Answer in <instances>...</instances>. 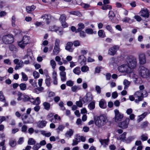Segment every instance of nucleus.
Returning <instances> with one entry per match:
<instances>
[{
  "label": "nucleus",
  "instance_id": "obj_1",
  "mask_svg": "<svg viewBox=\"0 0 150 150\" xmlns=\"http://www.w3.org/2000/svg\"><path fill=\"white\" fill-rule=\"evenodd\" d=\"M95 125L99 127L104 126L108 122L107 117L104 115H100L97 117L94 120Z\"/></svg>",
  "mask_w": 150,
  "mask_h": 150
},
{
  "label": "nucleus",
  "instance_id": "obj_2",
  "mask_svg": "<svg viewBox=\"0 0 150 150\" xmlns=\"http://www.w3.org/2000/svg\"><path fill=\"white\" fill-rule=\"evenodd\" d=\"M14 39L13 35L11 34H8L4 36L2 39L3 43L6 44H10L13 43L14 41Z\"/></svg>",
  "mask_w": 150,
  "mask_h": 150
},
{
  "label": "nucleus",
  "instance_id": "obj_3",
  "mask_svg": "<svg viewBox=\"0 0 150 150\" xmlns=\"http://www.w3.org/2000/svg\"><path fill=\"white\" fill-rule=\"evenodd\" d=\"M139 74L141 77L146 78L149 75V70L145 67L141 66L139 69Z\"/></svg>",
  "mask_w": 150,
  "mask_h": 150
},
{
  "label": "nucleus",
  "instance_id": "obj_4",
  "mask_svg": "<svg viewBox=\"0 0 150 150\" xmlns=\"http://www.w3.org/2000/svg\"><path fill=\"white\" fill-rule=\"evenodd\" d=\"M134 96L135 98L134 101L137 103H139V102L142 100L144 97L143 93L140 91L135 92L134 94Z\"/></svg>",
  "mask_w": 150,
  "mask_h": 150
},
{
  "label": "nucleus",
  "instance_id": "obj_5",
  "mask_svg": "<svg viewBox=\"0 0 150 150\" xmlns=\"http://www.w3.org/2000/svg\"><path fill=\"white\" fill-rule=\"evenodd\" d=\"M114 111L115 114L114 118L115 122H118L121 121L124 117L123 114L120 112L118 109H115Z\"/></svg>",
  "mask_w": 150,
  "mask_h": 150
},
{
  "label": "nucleus",
  "instance_id": "obj_6",
  "mask_svg": "<svg viewBox=\"0 0 150 150\" xmlns=\"http://www.w3.org/2000/svg\"><path fill=\"white\" fill-rule=\"evenodd\" d=\"M127 66L130 68V71L131 69L135 68L137 65V59L135 57H132L129 59L127 61Z\"/></svg>",
  "mask_w": 150,
  "mask_h": 150
},
{
  "label": "nucleus",
  "instance_id": "obj_7",
  "mask_svg": "<svg viewBox=\"0 0 150 150\" xmlns=\"http://www.w3.org/2000/svg\"><path fill=\"white\" fill-rule=\"evenodd\" d=\"M59 43L60 41L59 39L56 40L55 46L52 53L53 55H56L59 53L60 52Z\"/></svg>",
  "mask_w": 150,
  "mask_h": 150
},
{
  "label": "nucleus",
  "instance_id": "obj_8",
  "mask_svg": "<svg viewBox=\"0 0 150 150\" xmlns=\"http://www.w3.org/2000/svg\"><path fill=\"white\" fill-rule=\"evenodd\" d=\"M119 71L121 72H130V68L127 65L123 64L118 67Z\"/></svg>",
  "mask_w": 150,
  "mask_h": 150
},
{
  "label": "nucleus",
  "instance_id": "obj_9",
  "mask_svg": "<svg viewBox=\"0 0 150 150\" xmlns=\"http://www.w3.org/2000/svg\"><path fill=\"white\" fill-rule=\"evenodd\" d=\"M13 62L14 64H16L15 67L16 70L22 68L23 66L24 62L22 60L19 61L18 59H16L13 60Z\"/></svg>",
  "mask_w": 150,
  "mask_h": 150
},
{
  "label": "nucleus",
  "instance_id": "obj_10",
  "mask_svg": "<svg viewBox=\"0 0 150 150\" xmlns=\"http://www.w3.org/2000/svg\"><path fill=\"white\" fill-rule=\"evenodd\" d=\"M119 49V47L117 45H114L111 47L108 50V54L112 56L115 55L117 50Z\"/></svg>",
  "mask_w": 150,
  "mask_h": 150
},
{
  "label": "nucleus",
  "instance_id": "obj_11",
  "mask_svg": "<svg viewBox=\"0 0 150 150\" xmlns=\"http://www.w3.org/2000/svg\"><path fill=\"white\" fill-rule=\"evenodd\" d=\"M139 63L140 64H144L146 62V57L144 53H140L139 55Z\"/></svg>",
  "mask_w": 150,
  "mask_h": 150
},
{
  "label": "nucleus",
  "instance_id": "obj_12",
  "mask_svg": "<svg viewBox=\"0 0 150 150\" xmlns=\"http://www.w3.org/2000/svg\"><path fill=\"white\" fill-rule=\"evenodd\" d=\"M130 120L129 118H126L124 120L119 124V126L122 129H125L128 127Z\"/></svg>",
  "mask_w": 150,
  "mask_h": 150
},
{
  "label": "nucleus",
  "instance_id": "obj_13",
  "mask_svg": "<svg viewBox=\"0 0 150 150\" xmlns=\"http://www.w3.org/2000/svg\"><path fill=\"white\" fill-rule=\"evenodd\" d=\"M41 18L45 19L47 24H49L51 21L53 17L50 14H44L42 15Z\"/></svg>",
  "mask_w": 150,
  "mask_h": 150
},
{
  "label": "nucleus",
  "instance_id": "obj_14",
  "mask_svg": "<svg viewBox=\"0 0 150 150\" xmlns=\"http://www.w3.org/2000/svg\"><path fill=\"white\" fill-rule=\"evenodd\" d=\"M93 99L91 93L90 92L87 93L86 96L83 98V101L84 103H87L91 101Z\"/></svg>",
  "mask_w": 150,
  "mask_h": 150
},
{
  "label": "nucleus",
  "instance_id": "obj_15",
  "mask_svg": "<svg viewBox=\"0 0 150 150\" xmlns=\"http://www.w3.org/2000/svg\"><path fill=\"white\" fill-rule=\"evenodd\" d=\"M140 16L145 18H148L149 16V12L147 8H142L140 12Z\"/></svg>",
  "mask_w": 150,
  "mask_h": 150
},
{
  "label": "nucleus",
  "instance_id": "obj_16",
  "mask_svg": "<svg viewBox=\"0 0 150 150\" xmlns=\"http://www.w3.org/2000/svg\"><path fill=\"white\" fill-rule=\"evenodd\" d=\"M78 61L81 65H85L86 64V59L84 55H82L79 57Z\"/></svg>",
  "mask_w": 150,
  "mask_h": 150
},
{
  "label": "nucleus",
  "instance_id": "obj_17",
  "mask_svg": "<svg viewBox=\"0 0 150 150\" xmlns=\"http://www.w3.org/2000/svg\"><path fill=\"white\" fill-rule=\"evenodd\" d=\"M29 101H30L31 102L33 103V104L36 105H39L40 103V98L39 97L36 98L35 99L30 97V100Z\"/></svg>",
  "mask_w": 150,
  "mask_h": 150
},
{
  "label": "nucleus",
  "instance_id": "obj_18",
  "mask_svg": "<svg viewBox=\"0 0 150 150\" xmlns=\"http://www.w3.org/2000/svg\"><path fill=\"white\" fill-rule=\"evenodd\" d=\"M99 141L101 143V144L103 145L104 147H105L107 146L108 145L109 139V137L107 139H99Z\"/></svg>",
  "mask_w": 150,
  "mask_h": 150
},
{
  "label": "nucleus",
  "instance_id": "obj_19",
  "mask_svg": "<svg viewBox=\"0 0 150 150\" xmlns=\"http://www.w3.org/2000/svg\"><path fill=\"white\" fill-rule=\"evenodd\" d=\"M73 45V43L72 42H68L65 47L66 50L69 52H72L74 50V49L72 48Z\"/></svg>",
  "mask_w": 150,
  "mask_h": 150
},
{
  "label": "nucleus",
  "instance_id": "obj_20",
  "mask_svg": "<svg viewBox=\"0 0 150 150\" xmlns=\"http://www.w3.org/2000/svg\"><path fill=\"white\" fill-rule=\"evenodd\" d=\"M100 107L103 109H105L107 107V103L105 100L104 99H102L99 102Z\"/></svg>",
  "mask_w": 150,
  "mask_h": 150
},
{
  "label": "nucleus",
  "instance_id": "obj_21",
  "mask_svg": "<svg viewBox=\"0 0 150 150\" xmlns=\"http://www.w3.org/2000/svg\"><path fill=\"white\" fill-rule=\"evenodd\" d=\"M74 131L71 129H69V130L67 131L65 134V137L67 138H70L73 135L74 133Z\"/></svg>",
  "mask_w": 150,
  "mask_h": 150
},
{
  "label": "nucleus",
  "instance_id": "obj_22",
  "mask_svg": "<svg viewBox=\"0 0 150 150\" xmlns=\"http://www.w3.org/2000/svg\"><path fill=\"white\" fill-rule=\"evenodd\" d=\"M148 113L146 112H145L142 115L138 116V118L137 121L138 122H139L142 121L144 118L148 115Z\"/></svg>",
  "mask_w": 150,
  "mask_h": 150
},
{
  "label": "nucleus",
  "instance_id": "obj_23",
  "mask_svg": "<svg viewBox=\"0 0 150 150\" xmlns=\"http://www.w3.org/2000/svg\"><path fill=\"white\" fill-rule=\"evenodd\" d=\"M131 82L125 79L123 82V84L124 85V89H127L129 86L130 85Z\"/></svg>",
  "mask_w": 150,
  "mask_h": 150
},
{
  "label": "nucleus",
  "instance_id": "obj_24",
  "mask_svg": "<svg viewBox=\"0 0 150 150\" xmlns=\"http://www.w3.org/2000/svg\"><path fill=\"white\" fill-rule=\"evenodd\" d=\"M61 79L62 81L64 82L66 80V72L63 71L60 73Z\"/></svg>",
  "mask_w": 150,
  "mask_h": 150
},
{
  "label": "nucleus",
  "instance_id": "obj_25",
  "mask_svg": "<svg viewBox=\"0 0 150 150\" xmlns=\"http://www.w3.org/2000/svg\"><path fill=\"white\" fill-rule=\"evenodd\" d=\"M35 6L34 5L31 6H27L26 7V9L27 12L29 13H30L31 12L33 11L35 8Z\"/></svg>",
  "mask_w": 150,
  "mask_h": 150
},
{
  "label": "nucleus",
  "instance_id": "obj_26",
  "mask_svg": "<svg viewBox=\"0 0 150 150\" xmlns=\"http://www.w3.org/2000/svg\"><path fill=\"white\" fill-rule=\"evenodd\" d=\"M9 145L12 147H15L16 145V142L15 139H11L9 142Z\"/></svg>",
  "mask_w": 150,
  "mask_h": 150
},
{
  "label": "nucleus",
  "instance_id": "obj_27",
  "mask_svg": "<svg viewBox=\"0 0 150 150\" xmlns=\"http://www.w3.org/2000/svg\"><path fill=\"white\" fill-rule=\"evenodd\" d=\"M76 135L74 139L72 141V143L71 144L72 146H74L77 145L80 141L79 140Z\"/></svg>",
  "mask_w": 150,
  "mask_h": 150
},
{
  "label": "nucleus",
  "instance_id": "obj_28",
  "mask_svg": "<svg viewBox=\"0 0 150 150\" xmlns=\"http://www.w3.org/2000/svg\"><path fill=\"white\" fill-rule=\"evenodd\" d=\"M47 123V122L46 121L42 120L40 122L38 126L39 128H43L46 126Z\"/></svg>",
  "mask_w": 150,
  "mask_h": 150
},
{
  "label": "nucleus",
  "instance_id": "obj_29",
  "mask_svg": "<svg viewBox=\"0 0 150 150\" xmlns=\"http://www.w3.org/2000/svg\"><path fill=\"white\" fill-rule=\"evenodd\" d=\"M78 28L77 29L76 33L78 32L83 29L85 28L84 24L82 23H80L78 24Z\"/></svg>",
  "mask_w": 150,
  "mask_h": 150
},
{
  "label": "nucleus",
  "instance_id": "obj_30",
  "mask_svg": "<svg viewBox=\"0 0 150 150\" xmlns=\"http://www.w3.org/2000/svg\"><path fill=\"white\" fill-rule=\"evenodd\" d=\"M80 69H81L80 67H77L73 69V72L75 74L79 75L81 73Z\"/></svg>",
  "mask_w": 150,
  "mask_h": 150
},
{
  "label": "nucleus",
  "instance_id": "obj_31",
  "mask_svg": "<svg viewBox=\"0 0 150 150\" xmlns=\"http://www.w3.org/2000/svg\"><path fill=\"white\" fill-rule=\"evenodd\" d=\"M30 38L27 36H24L23 38L22 41L24 43V44L27 45L29 43Z\"/></svg>",
  "mask_w": 150,
  "mask_h": 150
},
{
  "label": "nucleus",
  "instance_id": "obj_32",
  "mask_svg": "<svg viewBox=\"0 0 150 150\" xmlns=\"http://www.w3.org/2000/svg\"><path fill=\"white\" fill-rule=\"evenodd\" d=\"M54 117L55 120H54V119L52 118L50 120V122L55 123L56 122V120H57L58 121H59L61 119L60 117L57 114H56L55 115H54Z\"/></svg>",
  "mask_w": 150,
  "mask_h": 150
},
{
  "label": "nucleus",
  "instance_id": "obj_33",
  "mask_svg": "<svg viewBox=\"0 0 150 150\" xmlns=\"http://www.w3.org/2000/svg\"><path fill=\"white\" fill-rule=\"evenodd\" d=\"M122 21L124 23H131L132 22V21L128 17H125L122 20Z\"/></svg>",
  "mask_w": 150,
  "mask_h": 150
},
{
  "label": "nucleus",
  "instance_id": "obj_34",
  "mask_svg": "<svg viewBox=\"0 0 150 150\" xmlns=\"http://www.w3.org/2000/svg\"><path fill=\"white\" fill-rule=\"evenodd\" d=\"M88 107L91 110L94 109L95 108V102L93 101L91 102L88 105Z\"/></svg>",
  "mask_w": 150,
  "mask_h": 150
},
{
  "label": "nucleus",
  "instance_id": "obj_35",
  "mask_svg": "<svg viewBox=\"0 0 150 150\" xmlns=\"http://www.w3.org/2000/svg\"><path fill=\"white\" fill-rule=\"evenodd\" d=\"M9 48L11 51L13 52H16L18 50L17 48L13 45H9Z\"/></svg>",
  "mask_w": 150,
  "mask_h": 150
},
{
  "label": "nucleus",
  "instance_id": "obj_36",
  "mask_svg": "<svg viewBox=\"0 0 150 150\" xmlns=\"http://www.w3.org/2000/svg\"><path fill=\"white\" fill-rule=\"evenodd\" d=\"M56 28L57 29H56L55 30V32L57 33L58 35H62L63 33L62 29L61 28L59 27H57Z\"/></svg>",
  "mask_w": 150,
  "mask_h": 150
},
{
  "label": "nucleus",
  "instance_id": "obj_37",
  "mask_svg": "<svg viewBox=\"0 0 150 150\" xmlns=\"http://www.w3.org/2000/svg\"><path fill=\"white\" fill-rule=\"evenodd\" d=\"M126 133L125 132H124L122 134L120 135L119 137L120 139L123 142L125 141L126 139Z\"/></svg>",
  "mask_w": 150,
  "mask_h": 150
},
{
  "label": "nucleus",
  "instance_id": "obj_38",
  "mask_svg": "<svg viewBox=\"0 0 150 150\" xmlns=\"http://www.w3.org/2000/svg\"><path fill=\"white\" fill-rule=\"evenodd\" d=\"M98 35L99 37L103 38L105 37V35L104 31L102 30H100L98 32Z\"/></svg>",
  "mask_w": 150,
  "mask_h": 150
},
{
  "label": "nucleus",
  "instance_id": "obj_39",
  "mask_svg": "<svg viewBox=\"0 0 150 150\" xmlns=\"http://www.w3.org/2000/svg\"><path fill=\"white\" fill-rule=\"evenodd\" d=\"M29 83L31 84L32 86L34 87H37V83L36 81L33 79H30L29 80Z\"/></svg>",
  "mask_w": 150,
  "mask_h": 150
},
{
  "label": "nucleus",
  "instance_id": "obj_40",
  "mask_svg": "<svg viewBox=\"0 0 150 150\" xmlns=\"http://www.w3.org/2000/svg\"><path fill=\"white\" fill-rule=\"evenodd\" d=\"M28 143L29 145H34L36 143V141L33 138H30L28 140Z\"/></svg>",
  "mask_w": 150,
  "mask_h": 150
},
{
  "label": "nucleus",
  "instance_id": "obj_41",
  "mask_svg": "<svg viewBox=\"0 0 150 150\" xmlns=\"http://www.w3.org/2000/svg\"><path fill=\"white\" fill-rule=\"evenodd\" d=\"M43 104L45 109L47 110L50 109V103L47 102H45L43 103Z\"/></svg>",
  "mask_w": 150,
  "mask_h": 150
},
{
  "label": "nucleus",
  "instance_id": "obj_42",
  "mask_svg": "<svg viewBox=\"0 0 150 150\" xmlns=\"http://www.w3.org/2000/svg\"><path fill=\"white\" fill-rule=\"evenodd\" d=\"M81 89L78 86L75 85L71 87V90L73 92H76L77 91Z\"/></svg>",
  "mask_w": 150,
  "mask_h": 150
},
{
  "label": "nucleus",
  "instance_id": "obj_43",
  "mask_svg": "<svg viewBox=\"0 0 150 150\" xmlns=\"http://www.w3.org/2000/svg\"><path fill=\"white\" fill-rule=\"evenodd\" d=\"M101 8L103 10H110L112 9V6L109 5H104L102 6Z\"/></svg>",
  "mask_w": 150,
  "mask_h": 150
},
{
  "label": "nucleus",
  "instance_id": "obj_44",
  "mask_svg": "<svg viewBox=\"0 0 150 150\" xmlns=\"http://www.w3.org/2000/svg\"><path fill=\"white\" fill-rule=\"evenodd\" d=\"M115 14L113 11H110L108 14V17L110 19H112L115 16Z\"/></svg>",
  "mask_w": 150,
  "mask_h": 150
},
{
  "label": "nucleus",
  "instance_id": "obj_45",
  "mask_svg": "<svg viewBox=\"0 0 150 150\" xmlns=\"http://www.w3.org/2000/svg\"><path fill=\"white\" fill-rule=\"evenodd\" d=\"M66 15L63 14L61 15L60 17L59 18V21L60 23L64 22L66 21Z\"/></svg>",
  "mask_w": 150,
  "mask_h": 150
},
{
  "label": "nucleus",
  "instance_id": "obj_46",
  "mask_svg": "<svg viewBox=\"0 0 150 150\" xmlns=\"http://www.w3.org/2000/svg\"><path fill=\"white\" fill-rule=\"evenodd\" d=\"M148 139V134H143L141 136V139L142 141L147 140Z\"/></svg>",
  "mask_w": 150,
  "mask_h": 150
},
{
  "label": "nucleus",
  "instance_id": "obj_47",
  "mask_svg": "<svg viewBox=\"0 0 150 150\" xmlns=\"http://www.w3.org/2000/svg\"><path fill=\"white\" fill-rule=\"evenodd\" d=\"M50 77L49 76H47L45 80V83L47 86H49L50 85L51 83L50 82Z\"/></svg>",
  "mask_w": 150,
  "mask_h": 150
},
{
  "label": "nucleus",
  "instance_id": "obj_48",
  "mask_svg": "<svg viewBox=\"0 0 150 150\" xmlns=\"http://www.w3.org/2000/svg\"><path fill=\"white\" fill-rule=\"evenodd\" d=\"M135 138V137L134 136L129 137L126 139L125 142L127 143H130L131 142L134 140Z\"/></svg>",
  "mask_w": 150,
  "mask_h": 150
},
{
  "label": "nucleus",
  "instance_id": "obj_49",
  "mask_svg": "<svg viewBox=\"0 0 150 150\" xmlns=\"http://www.w3.org/2000/svg\"><path fill=\"white\" fill-rule=\"evenodd\" d=\"M5 140L4 139L2 142H0V146H2L1 148V150H6V146L5 145Z\"/></svg>",
  "mask_w": 150,
  "mask_h": 150
},
{
  "label": "nucleus",
  "instance_id": "obj_50",
  "mask_svg": "<svg viewBox=\"0 0 150 150\" xmlns=\"http://www.w3.org/2000/svg\"><path fill=\"white\" fill-rule=\"evenodd\" d=\"M130 76L133 78V79H135L134 81H137L138 78V76L137 75L134 74L133 72H131L130 74Z\"/></svg>",
  "mask_w": 150,
  "mask_h": 150
},
{
  "label": "nucleus",
  "instance_id": "obj_51",
  "mask_svg": "<svg viewBox=\"0 0 150 150\" xmlns=\"http://www.w3.org/2000/svg\"><path fill=\"white\" fill-rule=\"evenodd\" d=\"M81 71L83 72H86L89 70V67L87 66H82L81 68Z\"/></svg>",
  "mask_w": 150,
  "mask_h": 150
},
{
  "label": "nucleus",
  "instance_id": "obj_52",
  "mask_svg": "<svg viewBox=\"0 0 150 150\" xmlns=\"http://www.w3.org/2000/svg\"><path fill=\"white\" fill-rule=\"evenodd\" d=\"M20 89L22 91H24L26 88V85L25 84L21 83L19 85Z\"/></svg>",
  "mask_w": 150,
  "mask_h": 150
},
{
  "label": "nucleus",
  "instance_id": "obj_53",
  "mask_svg": "<svg viewBox=\"0 0 150 150\" xmlns=\"http://www.w3.org/2000/svg\"><path fill=\"white\" fill-rule=\"evenodd\" d=\"M41 147V146L39 144L37 143L33 147L32 149L33 150H38Z\"/></svg>",
  "mask_w": 150,
  "mask_h": 150
},
{
  "label": "nucleus",
  "instance_id": "obj_54",
  "mask_svg": "<svg viewBox=\"0 0 150 150\" xmlns=\"http://www.w3.org/2000/svg\"><path fill=\"white\" fill-rule=\"evenodd\" d=\"M50 64L52 68L54 69L55 68L56 66L55 62L53 59L51 60L50 61Z\"/></svg>",
  "mask_w": 150,
  "mask_h": 150
},
{
  "label": "nucleus",
  "instance_id": "obj_55",
  "mask_svg": "<svg viewBox=\"0 0 150 150\" xmlns=\"http://www.w3.org/2000/svg\"><path fill=\"white\" fill-rule=\"evenodd\" d=\"M78 138L79 139V140L81 141L82 142H84L86 140V138L83 136H80L78 135H76Z\"/></svg>",
  "mask_w": 150,
  "mask_h": 150
},
{
  "label": "nucleus",
  "instance_id": "obj_56",
  "mask_svg": "<svg viewBox=\"0 0 150 150\" xmlns=\"http://www.w3.org/2000/svg\"><path fill=\"white\" fill-rule=\"evenodd\" d=\"M18 45L21 48L23 49L25 46L26 44H24V43L22 40L18 42Z\"/></svg>",
  "mask_w": 150,
  "mask_h": 150
},
{
  "label": "nucleus",
  "instance_id": "obj_57",
  "mask_svg": "<svg viewBox=\"0 0 150 150\" xmlns=\"http://www.w3.org/2000/svg\"><path fill=\"white\" fill-rule=\"evenodd\" d=\"M33 75L35 79H37L40 76L39 74L36 71H34L33 73Z\"/></svg>",
  "mask_w": 150,
  "mask_h": 150
},
{
  "label": "nucleus",
  "instance_id": "obj_58",
  "mask_svg": "<svg viewBox=\"0 0 150 150\" xmlns=\"http://www.w3.org/2000/svg\"><path fill=\"white\" fill-rule=\"evenodd\" d=\"M21 75L23 80L24 81H27L28 79V77L26 74L22 72Z\"/></svg>",
  "mask_w": 150,
  "mask_h": 150
},
{
  "label": "nucleus",
  "instance_id": "obj_59",
  "mask_svg": "<svg viewBox=\"0 0 150 150\" xmlns=\"http://www.w3.org/2000/svg\"><path fill=\"white\" fill-rule=\"evenodd\" d=\"M0 100L2 101L5 102V99L3 95V93L2 91H0Z\"/></svg>",
  "mask_w": 150,
  "mask_h": 150
},
{
  "label": "nucleus",
  "instance_id": "obj_60",
  "mask_svg": "<svg viewBox=\"0 0 150 150\" xmlns=\"http://www.w3.org/2000/svg\"><path fill=\"white\" fill-rule=\"evenodd\" d=\"M24 138L23 137H20L17 141V143L18 144H21L24 142Z\"/></svg>",
  "mask_w": 150,
  "mask_h": 150
},
{
  "label": "nucleus",
  "instance_id": "obj_61",
  "mask_svg": "<svg viewBox=\"0 0 150 150\" xmlns=\"http://www.w3.org/2000/svg\"><path fill=\"white\" fill-rule=\"evenodd\" d=\"M107 30L109 31L110 33L113 32V29L111 25H107L105 27Z\"/></svg>",
  "mask_w": 150,
  "mask_h": 150
},
{
  "label": "nucleus",
  "instance_id": "obj_62",
  "mask_svg": "<svg viewBox=\"0 0 150 150\" xmlns=\"http://www.w3.org/2000/svg\"><path fill=\"white\" fill-rule=\"evenodd\" d=\"M86 32L89 34H92L93 33V30L92 29L88 28L85 30Z\"/></svg>",
  "mask_w": 150,
  "mask_h": 150
},
{
  "label": "nucleus",
  "instance_id": "obj_63",
  "mask_svg": "<svg viewBox=\"0 0 150 150\" xmlns=\"http://www.w3.org/2000/svg\"><path fill=\"white\" fill-rule=\"evenodd\" d=\"M73 45L75 47L79 46L80 45V42L78 40H75L73 42Z\"/></svg>",
  "mask_w": 150,
  "mask_h": 150
},
{
  "label": "nucleus",
  "instance_id": "obj_64",
  "mask_svg": "<svg viewBox=\"0 0 150 150\" xmlns=\"http://www.w3.org/2000/svg\"><path fill=\"white\" fill-rule=\"evenodd\" d=\"M27 129V127L25 125H23L21 128V131L22 132L26 133Z\"/></svg>",
  "mask_w": 150,
  "mask_h": 150
}]
</instances>
